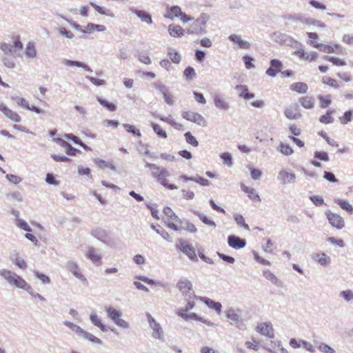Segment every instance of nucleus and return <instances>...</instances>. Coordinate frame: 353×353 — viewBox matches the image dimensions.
I'll list each match as a JSON object with an SVG mask.
<instances>
[{"label": "nucleus", "mask_w": 353, "mask_h": 353, "mask_svg": "<svg viewBox=\"0 0 353 353\" xmlns=\"http://www.w3.org/2000/svg\"><path fill=\"white\" fill-rule=\"evenodd\" d=\"M310 4L316 9L324 10L326 9V6L321 2L316 0H310Z\"/></svg>", "instance_id": "63"}, {"label": "nucleus", "mask_w": 353, "mask_h": 353, "mask_svg": "<svg viewBox=\"0 0 353 353\" xmlns=\"http://www.w3.org/2000/svg\"><path fill=\"white\" fill-rule=\"evenodd\" d=\"M145 167L152 170V175L163 186L168 190H176L177 186L173 183H170L167 178L170 176L169 172L163 168H160L155 164L147 163Z\"/></svg>", "instance_id": "1"}, {"label": "nucleus", "mask_w": 353, "mask_h": 353, "mask_svg": "<svg viewBox=\"0 0 353 353\" xmlns=\"http://www.w3.org/2000/svg\"><path fill=\"white\" fill-rule=\"evenodd\" d=\"M97 101L101 105H103L104 108H107L110 111L114 112L117 109V106L114 103L109 102L105 99L98 97Z\"/></svg>", "instance_id": "48"}, {"label": "nucleus", "mask_w": 353, "mask_h": 353, "mask_svg": "<svg viewBox=\"0 0 353 353\" xmlns=\"http://www.w3.org/2000/svg\"><path fill=\"white\" fill-rule=\"evenodd\" d=\"M12 42L13 44L12 46H13L14 52L20 51L23 49V45L22 42L20 41V37L19 35H15L12 37Z\"/></svg>", "instance_id": "43"}, {"label": "nucleus", "mask_w": 353, "mask_h": 353, "mask_svg": "<svg viewBox=\"0 0 353 353\" xmlns=\"http://www.w3.org/2000/svg\"><path fill=\"white\" fill-rule=\"evenodd\" d=\"M105 310L107 312V316L110 318L117 326L123 329H128L130 327L129 323L123 319H121L122 312L110 307L105 306Z\"/></svg>", "instance_id": "2"}, {"label": "nucleus", "mask_w": 353, "mask_h": 353, "mask_svg": "<svg viewBox=\"0 0 353 353\" xmlns=\"http://www.w3.org/2000/svg\"><path fill=\"white\" fill-rule=\"evenodd\" d=\"M90 5L99 13H100L101 14H105V15H108V16L113 17V14L110 12V10H105L103 7L99 6L97 5L96 3H94L93 2H90Z\"/></svg>", "instance_id": "52"}, {"label": "nucleus", "mask_w": 353, "mask_h": 353, "mask_svg": "<svg viewBox=\"0 0 353 353\" xmlns=\"http://www.w3.org/2000/svg\"><path fill=\"white\" fill-rule=\"evenodd\" d=\"M86 257L94 263L101 264V256L94 248L88 249Z\"/></svg>", "instance_id": "19"}, {"label": "nucleus", "mask_w": 353, "mask_h": 353, "mask_svg": "<svg viewBox=\"0 0 353 353\" xmlns=\"http://www.w3.org/2000/svg\"><path fill=\"white\" fill-rule=\"evenodd\" d=\"M236 89L240 92L239 97L243 98L245 99H250L254 98V94L252 93H250L249 90L245 85H238L236 86Z\"/></svg>", "instance_id": "32"}, {"label": "nucleus", "mask_w": 353, "mask_h": 353, "mask_svg": "<svg viewBox=\"0 0 353 353\" xmlns=\"http://www.w3.org/2000/svg\"><path fill=\"white\" fill-rule=\"evenodd\" d=\"M90 319L91 322L97 327H98L102 332H107L108 327L101 322V319L97 316L95 312L90 314Z\"/></svg>", "instance_id": "26"}, {"label": "nucleus", "mask_w": 353, "mask_h": 353, "mask_svg": "<svg viewBox=\"0 0 353 353\" xmlns=\"http://www.w3.org/2000/svg\"><path fill=\"white\" fill-rule=\"evenodd\" d=\"M184 136L188 143L192 145L194 147H197L199 145V142L190 132H185Z\"/></svg>", "instance_id": "51"}, {"label": "nucleus", "mask_w": 353, "mask_h": 353, "mask_svg": "<svg viewBox=\"0 0 353 353\" xmlns=\"http://www.w3.org/2000/svg\"><path fill=\"white\" fill-rule=\"evenodd\" d=\"M263 276L266 279L270 281L272 284L278 285L280 284L279 281L277 279L276 276L272 274L270 271L266 270L263 272Z\"/></svg>", "instance_id": "47"}, {"label": "nucleus", "mask_w": 353, "mask_h": 353, "mask_svg": "<svg viewBox=\"0 0 353 353\" xmlns=\"http://www.w3.org/2000/svg\"><path fill=\"white\" fill-rule=\"evenodd\" d=\"M168 54L171 61L174 63H179L181 61V56L178 52L174 49H170Z\"/></svg>", "instance_id": "46"}, {"label": "nucleus", "mask_w": 353, "mask_h": 353, "mask_svg": "<svg viewBox=\"0 0 353 353\" xmlns=\"http://www.w3.org/2000/svg\"><path fill=\"white\" fill-rule=\"evenodd\" d=\"M25 55L28 58L34 59L37 57V50L34 43L28 42L25 48Z\"/></svg>", "instance_id": "30"}, {"label": "nucleus", "mask_w": 353, "mask_h": 353, "mask_svg": "<svg viewBox=\"0 0 353 353\" xmlns=\"http://www.w3.org/2000/svg\"><path fill=\"white\" fill-rule=\"evenodd\" d=\"M214 103L215 106L221 110H228L229 108V105L227 101L219 95H216L214 97Z\"/></svg>", "instance_id": "33"}, {"label": "nucleus", "mask_w": 353, "mask_h": 353, "mask_svg": "<svg viewBox=\"0 0 353 353\" xmlns=\"http://www.w3.org/2000/svg\"><path fill=\"white\" fill-rule=\"evenodd\" d=\"M176 248L187 254L190 259H194L196 257L194 248L188 242L180 239Z\"/></svg>", "instance_id": "12"}, {"label": "nucleus", "mask_w": 353, "mask_h": 353, "mask_svg": "<svg viewBox=\"0 0 353 353\" xmlns=\"http://www.w3.org/2000/svg\"><path fill=\"white\" fill-rule=\"evenodd\" d=\"M324 59L326 61L332 63L334 65L336 66H343L346 65V62L345 61V60L337 57L325 56Z\"/></svg>", "instance_id": "44"}, {"label": "nucleus", "mask_w": 353, "mask_h": 353, "mask_svg": "<svg viewBox=\"0 0 353 353\" xmlns=\"http://www.w3.org/2000/svg\"><path fill=\"white\" fill-rule=\"evenodd\" d=\"M314 159L321 160L323 161H328L329 156L326 152L316 151L314 152Z\"/></svg>", "instance_id": "57"}, {"label": "nucleus", "mask_w": 353, "mask_h": 353, "mask_svg": "<svg viewBox=\"0 0 353 353\" xmlns=\"http://www.w3.org/2000/svg\"><path fill=\"white\" fill-rule=\"evenodd\" d=\"M152 127L154 130V131L157 134V135L165 139L167 137V134L165 130H163V128L157 123H152Z\"/></svg>", "instance_id": "53"}, {"label": "nucleus", "mask_w": 353, "mask_h": 353, "mask_svg": "<svg viewBox=\"0 0 353 353\" xmlns=\"http://www.w3.org/2000/svg\"><path fill=\"white\" fill-rule=\"evenodd\" d=\"M183 74L188 80L192 79L196 76L194 69L190 66L185 69Z\"/></svg>", "instance_id": "58"}, {"label": "nucleus", "mask_w": 353, "mask_h": 353, "mask_svg": "<svg viewBox=\"0 0 353 353\" xmlns=\"http://www.w3.org/2000/svg\"><path fill=\"white\" fill-rule=\"evenodd\" d=\"M241 190L248 194L249 198L253 201L259 202L261 199L253 188L247 187L245 185H241Z\"/></svg>", "instance_id": "23"}, {"label": "nucleus", "mask_w": 353, "mask_h": 353, "mask_svg": "<svg viewBox=\"0 0 353 353\" xmlns=\"http://www.w3.org/2000/svg\"><path fill=\"white\" fill-rule=\"evenodd\" d=\"M335 202L340 206L341 209L346 211L348 214H351L353 213V207L347 201L337 199Z\"/></svg>", "instance_id": "36"}, {"label": "nucleus", "mask_w": 353, "mask_h": 353, "mask_svg": "<svg viewBox=\"0 0 353 353\" xmlns=\"http://www.w3.org/2000/svg\"><path fill=\"white\" fill-rule=\"evenodd\" d=\"M187 312H185V309H181L178 311L177 314L179 316H181V318H183L185 320H188V319L197 320L198 319V316L195 313L187 314Z\"/></svg>", "instance_id": "45"}, {"label": "nucleus", "mask_w": 353, "mask_h": 353, "mask_svg": "<svg viewBox=\"0 0 353 353\" xmlns=\"http://www.w3.org/2000/svg\"><path fill=\"white\" fill-rule=\"evenodd\" d=\"M335 112L334 110H328L325 114H323L319 118V121L323 124H330L334 122L332 114Z\"/></svg>", "instance_id": "31"}, {"label": "nucleus", "mask_w": 353, "mask_h": 353, "mask_svg": "<svg viewBox=\"0 0 353 353\" xmlns=\"http://www.w3.org/2000/svg\"><path fill=\"white\" fill-rule=\"evenodd\" d=\"M0 275L6 279L10 285H15V287H24L26 285L23 279L11 271L3 270L0 272Z\"/></svg>", "instance_id": "3"}, {"label": "nucleus", "mask_w": 353, "mask_h": 353, "mask_svg": "<svg viewBox=\"0 0 353 353\" xmlns=\"http://www.w3.org/2000/svg\"><path fill=\"white\" fill-rule=\"evenodd\" d=\"M18 104L19 105L26 108L27 110H31L37 114H40L42 112L39 108H37L36 106H34V105L30 106L28 102L23 98L20 99L18 101Z\"/></svg>", "instance_id": "39"}, {"label": "nucleus", "mask_w": 353, "mask_h": 353, "mask_svg": "<svg viewBox=\"0 0 353 353\" xmlns=\"http://www.w3.org/2000/svg\"><path fill=\"white\" fill-rule=\"evenodd\" d=\"M284 114L288 119L291 120L297 119L301 116L298 109L292 107L287 108L284 111Z\"/></svg>", "instance_id": "28"}, {"label": "nucleus", "mask_w": 353, "mask_h": 353, "mask_svg": "<svg viewBox=\"0 0 353 353\" xmlns=\"http://www.w3.org/2000/svg\"><path fill=\"white\" fill-rule=\"evenodd\" d=\"M256 330L257 332L268 338L273 339L274 337V329L270 322L259 323Z\"/></svg>", "instance_id": "11"}, {"label": "nucleus", "mask_w": 353, "mask_h": 353, "mask_svg": "<svg viewBox=\"0 0 353 353\" xmlns=\"http://www.w3.org/2000/svg\"><path fill=\"white\" fill-rule=\"evenodd\" d=\"M221 158L222 159L223 163L228 166H231L232 164V159L230 154L228 152H225L221 154Z\"/></svg>", "instance_id": "61"}, {"label": "nucleus", "mask_w": 353, "mask_h": 353, "mask_svg": "<svg viewBox=\"0 0 353 353\" xmlns=\"http://www.w3.org/2000/svg\"><path fill=\"white\" fill-rule=\"evenodd\" d=\"M0 275L6 279L10 285H15V287H24L26 285L23 279L11 271L3 270L0 272Z\"/></svg>", "instance_id": "4"}, {"label": "nucleus", "mask_w": 353, "mask_h": 353, "mask_svg": "<svg viewBox=\"0 0 353 353\" xmlns=\"http://www.w3.org/2000/svg\"><path fill=\"white\" fill-rule=\"evenodd\" d=\"M0 111L10 120L14 123H19L21 121V116L16 112L10 109L7 105L0 101Z\"/></svg>", "instance_id": "10"}, {"label": "nucleus", "mask_w": 353, "mask_h": 353, "mask_svg": "<svg viewBox=\"0 0 353 353\" xmlns=\"http://www.w3.org/2000/svg\"><path fill=\"white\" fill-rule=\"evenodd\" d=\"M314 261L319 263L321 266H327L331 263V259L324 252H315L312 255Z\"/></svg>", "instance_id": "14"}, {"label": "nucleus", "mask_w": 353, "mask_h": 353, "mask_svg": "<svg viewBox=\"0 0 353 353\" xmlns=\"http://www.w3.org/2000/svg\"><path fill=\"white\" fill-rule=\"evenodd\" d=\"M326 218L329 223L334 228L341 230L345 227L344 219L339 214L334 213L330 210L325 212Z\"/></svg>", "instance_id": "6"}, {"label": "nucleus", "mask_w": 353, "mask_h": 353, "mask_svg": "<svg viewBox=\"0 0 353 353\" xmlns=\"http://www.w3.org/2000/svg\"><path fill=\"white\" fill-rule=\"evenodd\" d=\"M279 146H280V152L282 154H283L286 156H289L293 153V150L289 145H288L286 143H281Z\"/></svg>", "instance_id": "55"}, {"label": "nucleus", "mask_w": 353, "mask_h": 353, "mask_svg": "<svg viewBox=\"0 0 353 353\" xmlns=\"http://www.w3.org/2000/svg\"><path fill=\"white\" fill-rule=\"evenodd\" d=\"M340 296L343 298L346 301H350L353 300V292L350 290L342 291L340 293Z\"/></svg>", "instance_id": "59"}, {"label": "nucleus", "mask_w": 353, "mask_h": 353, "mask_svg": "<svg viewBox=\"0 0 353 353\" xmlns=\"http://www.w3.org/2000/svg\"><path fill=\"white\" fill-rule=\"evenodd\" d=\"M228 245L234 249H241L245 247L246 242L244 239H242L234 235H230L228 238Z\"/></svg>", "instance_id": "17"}, {"label": "nucleus", "mask_w": 353, "mask_h": 353, "mask_svg": "<svg viewBox=\"0 0 353 353\" xmlns=\"http://www.w3.org/2000/svg\"><path fill=\"white\" fill-rule=\"evenodd\" d=\"M182 117L201 126H205L207 123L206 120L201 114L192 111H184L182 113Z\"/></svg>", "instance_id": "8"}, {"label": "nucleus", "mask_w": 353, "mask_h": 353, "mask_svg": "<svg viewBox=\"0 0 353 353\" xmlns=\"http://www.w3.org/2000/svg\"><path fill=\"white\" fill-rule=\"evenodd\" d=\"M13 262L14 263L18 266L19 268L21 269H26V267H27V265H26V263L25 261V260L22 258H20V257H18L17 256L14 260H13Z\"/></svg>", "instance_id": "62"}, {"label": "nucleus", "mask_w": 353, "mask_h": 353, "mask_svg": "<svg viewBox=\"0 0 353 353\" xmlns=\"http://www.w3.org/2000/svg\"><path fill=\"white\" fill-rule=\"evenodd\" d=\"M163 213L165 216V221L167 222L168 227L176 231L179 230V228L177 226L176 223L180 221L173 210L169 207H165L163 209Z\"/></svg>", "instance_id": "7"}, {"label": "nucleus", "mask_w": 353, "mask_h": 353, "mask_svg": "<svg viewBox=\"0 0 353 353\" xmlns=\"http://www.w3.org/2000/svg\"><path fill=\"white\" fill-rule=\"evenodd\" d=\"M147 319L150 328L153 330L152 337L164 341V332L160 324L150 314H147Z\"/></svg>", "instance_id": "5"}, {"label": "nucleus", "mask_w": 353, "mask_h": 353, "mask_svg": "<svg viewBox=\"0 0 353 353\" xmlns=\"http://www.w3.org/2000/svg\"><path fill=\"white\" fill-rule=\"evenodd\" d=\"M226 316L230 320V324L234 325L239 329H243L244 324L241 318V316L238 314L237 311L234 309H229L226 311Z\"/></svg>", "instance_id": "9"}, {"label": "nucleus", "mask_w": 353, "mask_h": 353, "mask_svg": "<svg viewBox=\"0 0 353 353\" xmlns=\"http://www.w3.org/2000/svg\"><path fill=\"white\" fill-rule=\"evenodd\" d=\"M168 32L170 35L173 37H179L184 34V30L179 25H170L168 26Z\"/></svg>", "instance_id": "22"}, {"label": "nucleus", "mask_w": 353, "mask_h": 353, "mask_svg": "<svg viewBox=\"0 0 353 353\" xmlns=\"http://www.w3.org/2000/svg\"><path fill=\"white\" fill-rule=\"evenodd\" d=\"M318 349L323 353H335L336 351L330 345L324 343H320Z\"/></svg>", "instance_id": "56"}, {"label": "nucleus", "mask_w": 353, "mask_h": 353, "mask_svg": "<svg viewBox=\"0 0 353 353\" xmlns=\"http://www.w3.org/2000/svg\"><path fill=\"white\" fill-rule=\"evenodd\" d=\"M124 128L126 130L127 132L132 133L133 134H135L140 137L141 136V134L140 132V130L137 129L134 125L125 123L123 124Z\"/></svg>", "instance_id": "54"}, {"label": "nucleus", "mask_w": 353, "mask_h": 353, "mask_svg": "<svg viewBox=\"0 0 353 353\" xmlns=\"http://www.w3.org/2000/svg\"><path fill=\"white\" fill-rule=\"evenodd\" d=\"M283 65L278 59H272L270 61V67L266 70V74L272 77H275L281 71Z\"/></svg>", "instance_id": "15"}, {"label": "nucleus", "mask_w": 353, "mask_h": 353, "mask_svg": "<svg viewBox=\"0 0 353 353\" xmlns=\"http://www.w3.org/2000/svg\"><path fill=\"white\" fill-rule=\"evenodd\" d=\"M317 99L319 102V106L321 108L325 109L328 108L332 102V97L330 94L327 95H318Z\"/></svg>", "instance_id": "24"}, {"label": "nucleus", "mask_w": 353, "mask_h": 353, "mask_svg": "<svg viewBox=\"0 0 353 353\" xmlns=\"http://www.w3.org/2000/svg\"><path fill=\"white\" fill-rule=\"evenodd\" d=\"M0 48L5 54H11L14 52L13 46L9 43H3L1 44Z\"/></svg>", "instance_id": "60"}, {"label": "nucleus", "mask_w": 353, "mask_h": 353, "mask_svg": "<svg viewBox=\"0 0 353 353\" xmlns=\"http://www.w3.org/2000/svg\"><path fill=\"white\" fill-rule=\"evenodd\" d=\"M138 59L141 63L146 64V65H150L152 63V61H151L150 57L145 53L140 54L139 55Z\"/></svg>", "instance_id": "64"}, {"label": "nucleus", "mask_w": 353, "mask_h": 353, "mask_svg": "<svg viewBox=\"0 0 353 353\" xmlns=\"http://www.w3.org/2000/svg\"><path fill=\"white\" fill-rule=\"evenodd\" d=\"M299 102L305 109H313L315 106V99L312 96H303L299 99Z\"/></svg>", "instance_id": "20"}, {"label": "nucleus", "mask_w": 353, "mask_h": 353, "mask_svg": "<svg viewBox=\"0 0 353 353\" xmlns=\"http://www.w3.org/2000/svg\"><path fill=\"white\" fill-rule=\"evenodd\" d=\"M229 39L234 43L237 44L238 47L241 49L248 50L251 47V44L243 40L239 35L234 34H231L229 37Z\"/></svg>", "instance_id": "18"}, {"label": "nucleus", "mask_w": 353, "mask_h": 353, "mask_svg": "<svg viewBox=\"0 0 353 353\" xmlns=\"http://www.w3.org/2000/svg\"><path fill=\"white\" fill-rule=\"evenodd\" d=\"M290 89L292 91L296 92L300 94H305L307 92L308 86L305 83L296 82L290 85Z\"/></svg>", "instance_id": "27"}, {"label": "nucleus", "mask_w": 353, "mask_h": 353, "mask_svg": "<svg viewBox=\"0 0 353 353\" xmlns=\"http://www.w3.org/2000/svg\"><path fill=\"white\" fill-rule=\"evenodd\" d=\"M353 112L352 110L346 111L343 116L339 117V121L342 124H347L352 119Z\"/></svg>", "instance_id": "50"}, {"label": "nucleus", "mask_w": 353, "mask_h": 353, "mask_svg": "<svg viewBox=\"0 0 353 353\" xmlns=\"http://www.w3.org/2000/svg\"><path fill=\"white\" fill-rule=\"evenodd\" d=\"M105 27L103 25H97L92 23H88L82 30L84 33H91L94 31L103 32Z\"/></svg>", "instance_id": "29"}, {"label": "nucleus", "mask_w": 353, "mask_h": 353, "mask_svg": "<svg viewBox=\"0 0 353 353\" xmlns=\"http://www.w3.org/2000/svg\"><path fill=\"white\" fill-rule=\"evenodd\" d=\"M201 300L210 308L214 309L216 312H220L222 305L219 302H215L209 298H202Z\"/></svg>", "instance_id": "34"}, {"label": "nucleus", "mask_w": 353, "mask_h": 353, "mask_svg": "<svg viewBox=\"0 0 353 353\" xmlns=\"http://www.w3.org/2000/svg\"><path fill=\"white\" fill-rule=\"evenodd\" d=\"M68 268L70 272H71L77 278L85 281L84 276L83 275L81 269L79 268L77 263H70L68 265Z\"/></svg>", "instance_id": "25"}, {"label": "nucleus", "mask_w": 353, "mask_h": 353, "mask_svg": "<svg viewBox=\"0 0 353 353\" xmlns=\"http://www.w3.org/2000/svg\"><path fill=\"white\" fill-rule=\"evenodd\" d=\"M321 82L324 85L334 88L335 89H337L339 88V84L337 82V81L330 77H327V76L323 77L322 79H321Z\"/></svg>", "instance_id": "37"}, {"label": "nucleus", "mask_w": 353, "mask_h": 353, "mask_svg": "<svg viewBox=\"0 0 353 353\" xmlns=\"http://www.w3.org/2000/svg\"><path fill=\"white\" fill-rule=\"evenodd\" d=\"M296 175L293 172H289L282 170L279 172L278 179L283 184L294 182Z\"/></svg>", "instance_id": "16"}, {"label": "nucleus", "mask_w": 353, "mask_h": 353, "mask_svg": "<svg viewBox=\"0 0 353 353\" xmlns=\"http://www.w3.org/2000/svg\"><path fill=\"white\" fill-rule=\"evenodd\" d=\"M64 325L69 327L72 331L75 332L79 337H81L82 334L84 333V330H83L80 326L70 322L68 321H64Z\"/></svg>", "instance_id": "35"}, {"label": "nucleus", "mask_w": 353, "mask_h": 353, "mask_svg": "<svg viewBox=\"0 0 353 353\" xmlns=\"http://www.w3.org/2000/svg\"><path fill=\"white\" fill-rule=\"evenodd\" d=\"M294 54L298 57L300 59L312 62L315 61L318 57L316 52H307L303 49L301 48L296 50Z\"/></svg>", "instance_id": "13"}, {"label": "nucleus", "mask_w": 353, "mask_h": 353, "mask_svg": "<svg viewBox=\"0 0 353 353\" xmlns=\"http://www.w3.org/2000/svg\"><path fill=\"white\" fill-rule=\"evenodd\" d=\"M81 337L90 341L92 343H96V344H99V345L102 344V342L99 339H98L97 337L94 336L91 333H89L86 331H84V333L82 334Z\"/></svg>", "instance_id": "42"}, {"label": "nucleus", "mask_w": 353, "mask_h": 353, "mask_svg": "<svg viewBox=\"0 0 353 353\" xmlns=\"http://www.w3.org/2000/svg\"><path fill=\"white\" fill-rule=\"evenodd\" d=\"M134 12L143 21L146 22L148 24H151L152 23L151 16L144 10H136Z\"/></svg>", "instance_id": "38"}, {"label": "nucleus", "mask_w": 353, "mask_h": 353, "mask_svg": "<svg viewBox=\"0 0 353 353\" xmlns=\"http://www.w3.org/2000/svg\"><path fill=\"white\" fill-rule=\"evenodd\" d=\"M234 221L239 226L245 228L247 230H250L249 225L245 223L243 216L239 214H235L233 216Z\"/></svg>", "instance_id": "41"}, {"label": "nucleus", "mask_w": 353, "mask_h": 353, "mask_svg": "<svg viewBox=\"0 0 353 353\" xmlns=\"http://www.w3.org/2000/svg\"><path fill=\"white\" fill-rule=\"evenodd\" d=\"M62 147L65 149V152L68 155L75 156L79 150L73 148L68 142L63 141L61 143Z\"/></svg>", "instance_id": "40"}, {"label": "nucleus", "mask_w": 353, "mask_h": 353, "mask_svg": "<svg viewBox=\"0 0 353 353\" xmlns=\"http://www.w3.org/2000/svg\"><path fill=\"white\" fill-rule=\"evenodd\" d=\"M181 14V9L179 6H174L168 7L166 9V13L164 15L165 18L173 19L175 17H179Z\"/></svg>", "instance_id": "21"}, {"label": "nucleus", "mask_w": 353, "mask_h": 353, "mask_svg": "<svg viewBox=\"0 0 353 353\" xmlns=\"http://www.w3.org/2000/svg\"><path fill=\"white\" fill-rule=\"evenodd\" d=\"M307 37L310 39V44L315 48H319L321 45L318 43L316 40L318 39L319 36L317 33L316 32H307Z\"/></svg>", "instance_id": "49"}]
</instances>
